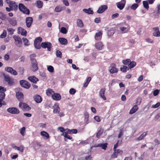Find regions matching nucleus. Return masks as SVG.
Returning a JSON list of instances; mask_svg holds the SVG:
<instances>
[{
    "label": "nucleus",
    "instance_id": "obj_58",
    "mask_svg": "<svg viewBox=\"0 0 160 160\" xmlns=\"http://www.w3.org/2000/svg\"><path fill=\"white\" fill-rule=\"evenodd\" d=\"M160 105V102H157L156 104L155 105H153L152 106V108H158Z\"/></svg>",
    "mask_w": 160,
    "mask_h": 160
},
{
    "label": "nucleus",
    "instance_id": "obj_10",
    "mask_svg": "<svg viewBox=\"0 0 160 160\" xmlns=\"http://www.w3.org/2000/svg\"><path fill=\"white\" fill-rule=\"evenodd\" d=\"M33 21V18L31 17H28L26 18V23L27 27L29 28L31 26Z\"/></svg>",
    "mask_w": 160,
    "mask_h": 160
},
{
    "label": "nucleus",
    "instance_id": "obj_34",
    "mask_svg": "<svg viewBox=\"0 0 160 160\" xmlns=\"http://www.w3.org/2000/svg\"><path fill=\"white\" fill-rule=\"evenodd\" d=\"M77 25L78 27L82 28L84 26V24L81 19H78L77 21Z\"/></svg>",
    "mask_w": 160,
    "mask_h": 160
},
{
    "label": "nucleus",
    "instance_id": "obj_22",
    "mask_svg": "<svg viewBox=\"0 0 160 160\" xmlns=\"http://www.w3.org/2000/svg\"><path fill=\"white\" fill-rule=\"evenodd\" d=\"M58 41L62 45H66L68 43L67 40L64 38H58Z\"/></svg>",
    "mask_w": 160,
    "mask_h": 160
},
{
    "label": "nucleus",
    "instance_id": "obj_20",
    "mask_svg": "<svg viewBox=\"0 0 160 160\" xmlns=\"http://www.w3.org/2000/svg\"><path fill=\"white\" fill-rule=\"evenodd\" d=\"M108 8V7L106 5H102L100 7L97 11V12L102 13L104 12Z\"/></svg>",
    "mask_w": 160,
    "mask_h": 160
},
{
    "label": "nucleus",
    "instance_id": "obj_52",
    "mask_svg": "<svg viewBox=\"0 0 160 160\" xmlns=\"http://www.w3.org/2000/svg\"><path fill=\"white\" fill-rule=\"evenodd\" d=\"M47 69L50 72H54V68L52 66H49L48 67Z\"/></svg>",
    "mask_w": 160,
    "mask_h": 160
},
{
    "label": "nucleus",
    "instance_id": "obj_1",
    "mask_svg": "<svg viewBox=\"0 0 160 160\" xmlns=\"http://www.w3.org/2000/svg\"><path fill=\"white\" fill-rule=\"evenodd\" d=\"M77 130L76 129H72L70 130L67 128L65 132L62 133V135L65 138L71 140L72 138L70 134L71 133L76 134L77 133Z\"/></svg>",
    "mask_w": 160,
    "mask_h": 160
},
{
    "label": "nucleus",
    "instance_id": "obj_14",
    "mask_svg": "<svg viewBox=\"0 0 160 160\" xmlns=\"http://www.w3.org/2000/svg\"><path fill=\"white\" fill-rule=\"evenodd\" d=\"M152 29L154 31V32L152 33L153 35L156 37H160V31L159 30V28L157 27L153 28Z\"/></svg>",
    "mask_w": 160,
    "mask_h": 160
},
{
    "label": "nucleus",
    "instance_id": "obj_37",
    "mask_svg": "<svg viewBox=\"0 0 160 160\" xmlns=\"http://www.w3.org/2000/svg\"><path fill=\"white\" fill-rule=\"evenodd\" d=\"M6 15L2 12H0V19L5 20L6 19Z\"/></svg>",
    "mask_w": 160,
    "mask_h": 160
},
{
    "label": "nucleus",
    "instance_id": "obj_48",
    "mask_svg": "<svg viewBox=\"0 0 160 160\" xmlns=\"http://www.w3.org/2000/svg\"><path fill=\"white\" fill-rule=\"evenodd\" d=\"M42 38L40 37H38L35 39L34 42H35V43L37 42L38 43H40L42 42Z\"/></svg>",
    "mask_w": 160,
    "mask_h": 160
},
{
    "label": "nucleus",
    "instance_id": "obj_61",
    "mask_svg": "<svg viewBox=\"0 0 160 160\" xmlns=\"http://www.w3.org/2000/svg\"><path fill=\"white\" fill-rule=\"evenodd\" d=\"M94 119L97 122H99L101 121L100 117L97 116H95L94 118Z\"/></svg>",
    "mask_w": 160,
    "mask_h": 160
},
{
    "label": "nucleus",
    "instance_id": "obj_25",
    "mask_svg": "<svg viewBox=\"0 0 160 160\" xmlns=\"http://www.w3.org/2000/svg\"><path fill=\"white\" fill-rule=\"evenodd\" d=\"M53 109V112L54 113H59L60 109L58 103H55L54 105Z\"/></svg>",
    "mask_w": 160,
    "mask_h": 160
},
{
    "label": "nucleus",
    "instance_id": "obj_2",
    "mask_svg": "<svg viewBox=\"0 0 160 160\" xmlns=\"http://www.w3.org/2000/svg\"><path fill=\"white\" fill-rule=\"evenodd\" d=\"M18 8L19 10L22 12L23 13L27 15L30 14V12L29 10L23 4L19 3L18 4Z\"/></svg>",
    "mask_w": 160,
    "mask_h": 160
},
{
    "label": "nucleus",
    "instance_id": "obj_31",
    "mask_svg": "<svg viewBox=\"0 0 160 160\" xmlns=\"http://www.w3.org/2000/svg\"><path fill=\"white\" fill-rule=\"evenodd\" d=\"M17 98L18 99L19 101H22L23 99V93L21 92H19L16 94Z\"/></svg>",
    "mask_w": 160,
    "mask_h": 160
},
{
    "label": "nucleus",
    "instance_id": "obj_51",
    "mask_svg": "<svg viewBox=\"0 0 160 160\" xmlns=\"http://www.w3.org/2000/svg\"><path fill=\"white\" fill-rule=\"evenodd\" d=\"M22 40H23L24 45L25 46H28L29 45V44H28L29 41L28 39L26 38H23Z\"/></svg>",
    "mask_w": 160,
    "mask_h": 160
},
{
    "label": "nucleus",
    "instance_id": "obj_24",
    "mask_svg": "<svg viewBox=\"0 0 160 160\" xmlns=\"http://www.w3.org/2000/svg\"><path fill=\"white\" fill-rule=\"evenodd\" d=\"M38 69L37 62H32V70L33 72L37 71Z\"/></svg>",
    "mask_w": 160,
    "mask_h": 160
},
{
    "label": "nucleus",
    "instance_id": "obj_62",
    "mask_svg": "<svg viewBox=\"0 0 160 160\" xmlns=\"http://www.w3.org/2000/svg\"><path fill=\"white\" fill-rule=\"evenodd\" d=\"M119 15V14L118 13H116L115 14H113L112 15V19L118 18Z\"/></svg>",
    "mask_w": 160,
    "mask_h": 160
},
{
    "label": "nucleus",
    "instance_id": "obj_35",
    "mask_svg": "<svg viewBox=\"0 0 160 160\" xmlns=\"http://www.w3.org/2000/svg\"><path fill=\"white\" fill-rule=\"evenodd\" d=\"M147 131L143 132L137 139L138 140H142L147 135Z\"/></svg>",
    "mask_w": 160,
    "mask_h": 160
},
{
    "label": "nucleus",
    "instance_id": "obj_60",
    "mask_svg": "<svg viewBox=\"0 0 160 160\" xmlns=\"http://www.w3.org/2000/svg\"><path fill=\"white\" fill-rule=\"evenodd\" d=\"M101 21V19L99 17L96 18L94 19L95 22L97 23H99Z\"/></svg>",
    "mask_w": 160,
    "mask_h": 160
},
{
    "label": "nucleus",
    "instance_id": "obj_7",
    "mask_svg": "<svg viewBox=\"0 0 160 160\" xmlns=\"http://www.w3.org/2000/svg\"><path fill=\"white\" fill-rule=\"evenodd\" d=\"M20 83L22 87L26 89H29L31 87L30 84L26 81L24 80H20Z\"/></svg>",
    "mask_w": 160,
    "mask_h": 160
},
{
    "label": "nucleus",
    "instance_id": "obj_57",
    "mask_svg": "<svg viewBox=\"0 0 160 160\" xmlns=\"http://www.w3.org/2000/svg\"><path fill=\"white\" fill-rule=\"evenodd\" d=\"M142 102V99L140 98H138L136 99V103L137 105H139Z\"/></svg>",
    "mask_w": 160,
    "mask_h": 160
},
{
    "label": "nucleus",
    "instance_id": "obj_4",
    "mask_svg": "<svg viewBox=\"0 0 160 160\" xmlns=\"http://www.w3.org/2000/svg\"><path fill=\"white\" fill-rule=\"evenodd\" d=\"M109 69L110 72L112 74L117 73L118 71V69L116 68V64L114 63L111 64L109 68Z\"/></svg>",
    "mask_w": 160,
    "mask_h": 160
},
{
    "label": "nucleus",
    "instance_id": "obj_16",
    "mask_svg": "<svg viewBox=\"0 0 160 160\" xmlns=\"http://www.w3.org/2000/svg\"><path fill=\"white\" fill-rule=\"evenodd\" d=\"M102 31H99L96 33L94 36L95 39L97 41H99L102 39Z\"/></svg>",
    "mask_w": 160,
    "mask_h": 160
},
{
    "label": "nucleus",
    "instance_id": "obj_39",
    "mask_svg": "<svg viewBox=\"0 0 160 160\" xmlns=\"http://www.w3.org/2000/svg\"><path fill=\"white\" fill-rule=\"evenodd\" d=\"M103 132V129L101 128L97 132L96 135L97 138H99Z\"/></svg>",
    "mask_w": 160,
    "mask_h": 160
},
{
    "label": "nucleus",
    "instance_id": "obj_55",
    "mask_svg": "<svg viewBox=\"0 0 160 160\" xmlns=\"http://www.w3.org/2000/svg\"><path fill=\"white\" fill-rule=\"evenodd\" d=\"M7 30L8 32H9L10 35H12L13 34V32L15 31V30L12 28H8Z\"/></svg>",
    "mask_w": 160,
    "mask_h": 160
},
{
    "label": "nucleus",
    "instance_id": "obj_45",
    "mask_svg": "<svg viewBox=\"0 0 160 160\" xmlns=\"http://www.w3.org/2000/svg\"><path fill=\"white\" fill-rule=\"evenodd\" d=\"M7 32L6 30H3L2 33L0 37L1 38H3L6 37Z\"/></svg>",
    "mask_w": 160,
    "mask_h": 160
},
{
    "label": "nucleus",
    "instance_id": "obj_50",
    "mask_svg": "<svg viewBox=\"0 0 160 160\" xmlns=\"http://www.w3.org/2000/svg\"><path fill=\"white\" fill-rule=\"evenodd\" d=\"M34 46L35 48L37 49H40L41 47V45H40V43L34 42Z\"/></svg>",
    "mask_w": 160,
    "mask_h": 160
},
{
    "label": "nucleus",
    "instance_id": "obj_30",
    "mask_svg": "<svg viewBox=\"0 0 160 160\" xmlns=\"http://www.w3.org/2000/svg\"><path fill=\"white\" fill-rule=\"evenodd\" d=\"M41 135L42 136L45 137L46 139H48L49 138V134L45 131H42L41 132Z\"/></svg>",
    "mask_w": 160,
    "mask_h": 160
},
{
    "label": "nucleus",
    "instance_id": "obj_54",
    "mask_svg": "<svg viewBox=\"0 0 160 160\" xmlns=\"http://www.w3.org/2000/svg\"><path fill=\"white\" fill-rule=\"evenodd\" d=\"M60 32L63 34H66L67 32L66 28L64 27L61 28Z\"/></svg>",
    "mask_w": 160,
    "mask_h": 160
},
{
    "label": "nucleus",
    "instance_id": "obj_9",
    "mask_svg": "<svg viewBox=\"0 0 160 160\" xmlns=\"http://www.w3.org/2000/svg\"><path fill=\"white\" fill-rule=\"evenodd\" d=\"M126 2V0H122L121 1L116 3L117 7L120 10H122L124 8Z\"/></svg>",
    "mask_w": 160,
    "mask_h": 160
},
{
    "label": "nucleus",
    "instance_id": "obj_15",
    "mask_svg": "<svg viewBox=\"0 0 160 160\" xmlns=\"http://www.w3.org/2000/svg\"><path fill=\"white\" fill-rule=\"evenodd\" d=\"M17 30L18 33L20 34L22 36H26L27 32L23 28H22L21 27L18 28Z\"/></svg>",
    "mask_w": 160,
    "mask_h": 160
},
{
    "label": "nucleus",
    "instance_id": "obj_19",
    "mask_svg": "<svg viewBox=\"0 0 160 160\" xmlns=\"http://www.w3.org/2000/svg\"><path fill=\"white\" fill-rule=\"evenodd\" d=\"M8 20L9 22L12 26H15L17 25V21L15 18H9Z\"/></svg>",
    "mask_w": 160,
    "mask_h": 160
},
{
    "label": "nucleus",
    "instance_id": "obj_21",
    "mask_svg": "<svg viewBox=\"0 0 160 160\" xmlns=\"http://www.w3.org/2000/svg\"><path fill=\"white\" fill-rule=\"evenodd\" d=\"M28 79L30 82L33 83H36L39 80L37 78L33 76L28 77Z\"/></svg>",
    "mask_w": 160,
    "mask_h": 160
},
{
    "label": "nucleus",
    "instance_id": "obj_42",
    "mask_svg": "<svg viewBox=\"0 0 160 160\" xmlns=\"http://www.w3.org/2000/svg\"><path fill=\"white\" fill-rule=\"evenodd\" d=\"M148 2L147 1H143V4L144 7L148 10L149 9V5Z\"/></svg>",
    "mask_w": 160,
    "mask_h": 160
},
{
    "label": "nucleus",
    "instance_id": "obj_18",
    "mask_svg": "<svg viewBox=\"0 0 160 160\" xmlns=\"http://www.w3.org/2000/svg\"><path fill=\"white\" fill-rule=\"evenodd\" d=\"M13 38L17 42L16 45L20 47L22 43V40L20 37L18 36H13Z\"/></svg>",
    "mask_w": 160,
    "mask_h": 160
},
{
    "label": "nucleus",
    "instance_id": "obj_38",
    "mask_svg": "<svg viewBox=\"0 0 160 160\" xmlns=\"http://www.w3.org/2000/svg\"><path fill=\"white\" fill-rule=\"evenodd\" d=\"M36 4L38 8H41L43 6V3L40 0H38L37 1Z\"/></svg>",
    "mask_w": 160,
    "mask_h": 160
},
{
    "label": "nucleus",
    "instance_id": "obj_13",
    "mask_svg": "<svg viewBox=\"0 0 160 160\" xmlns=\"http://www.w3.org/2000/svg\"><path fill=\"white\" fill-rule=\"evenodd\" d=\"M5 70L14 75H16L18 74L17 72L11 67H6L5 68Z\"/></svg>",
    "mask_w": 160,
    "mask_h": 160
},
{
    "label": "nucleus",
    "instance_id": "obj_5",
    "mask_svg": "<svg viewBox=\"0 0 160 160\" xmlns=\"http://www.w3.org/2000/svg\"><path fill=\"white\" fill-rule=\"evenodd\" d=\"M41 46L44 48H47L48 51H51V48L52 47V44L50 42H42L41 44Z\"/></svg>",
    "mask_w": 160,
    "mask_h": 160
},
{
    "label": "nucleus",
    "instance_id": "obj_56",
    "mask_svg": "<svg viewBox=\"0 0 160 160\" xmlns=\"http://www.w3.org/2000/svg\"><path fill=\"white\" fill-rule=\"evenodd\" d=\"M76 90L73 88L70 89L69 91L70 94L72 95L76 93Z\"/></svg>",
    "mask_w": 160,
    "mask_h": 160
},
{
    "label": "nucleus",
    "instance_id": "obj_33",
    "mask_svg": "<svg viewBox=\"0 0 160 160\" xmlns=\"http://www.w3.org/2000/svg\"><path fill=\"white\" fill-rule=\"evenodd\" d=\"M136 62L134 61H132L130 62V63L128 65V68H129V69L134 68L136 65Z\"/></svg>",
    "mask_w": 160,
    "mask_h": 160
},
{
    "label": "nucleus",
    "instance_id": "obj_36",
    "mask_svg": "<svg viewBox=\"0 0 160 160\" xmlns=\"http://www.w3.org/2000/svg\"><path fill=\"white\" fill-rule=\"evenodd\" d=\"M36 56V55L35 54H32L30 55V58L32 62H37L36 60L35 59V58Z\"/></svg>",
    "mask_w": 160,
    "mask_h": 160
},
{
    "label": "nucleus",
    "instance_id": "obj_44",
    "mask_svg": "<svg viewBox=\"0 0 160 160\" xmlns=\"http://www.w3.org/2000/svg\"><path fill=\"white\" fill-rule=\"evenodd\" d=\"M120 70L122 72H126L127 70H129V68L127 66H123L122 67H121Z\"/></svg>",
    "mask_w": 160,
    "mask_h": 160
},
{
    "label": "nucleus",
    "instance_id": "obj_49",
    "mask_svg": "<svg viewBox=\"0 0 160 160\" xmlns=\"http://www.w3.org/2000/svg\"><path fill=\"white\" fill-rule=\"evenodd\" d=\"M114 32L113 30H109L108 32V35L109 36H111L113 35Z\"/></svg>",
    "mask_w": 160,
    "mask_h": 160
},
{
    "label": "nucleus",
    "instance_id": "obj_63",
    "mask_svg": "<svg viewBox=\"0 0 160 160\" xmlns=\"http://www.w3.org/2000/svg\"><path fill=\"white\" fill-rule=\"evenodd\" d=\"M123 134V130L122 129H120V132L118 135V138H120L121 137L122 135Z\"/></svg>",
    "mask_w": 160,
    "mask_h": 160
},
{
    "label": "nucleus",
    "instance_id": "obj_53",
    "mask_svg": "<svg viewBox=\"0 0 160 160\" xmlns=\"http://www.w3.org/2000/svg\"><path fill=\"white\" fill-rule=\"evenodd\" d=\"M89 114L86 113L84 114V121L86 122H88L89 120Z\"/></svg>",
    "mask_w": 160,
    "mask_h": 160
},
{
    "label": "nucleus",
    "instance_id": "obj_40",
    "mask_svg": "<svg viewBox=\"0 0 160 160\" xmlns=\"http://www.w3.org/2000/svg\"><path fill=\"white\" fill-rule=\"evenodd\" d=\"M62 53L59 50H57L56 51V56L57 57L59 58H62Z\"/></svg>",
    "mask_w": 160,
    "mask_h": 160
},
{
    "label": "nucleus",
    "instance_id": "obj_43",
    "mask_svg": "<svg viewBox=\"0 0 160 160\" xmlns=\"http://www.w3.org/2000/svg\"><path fill=\"white\" fill-rule=\"evenodd\" d=\"M131 62V61L130 59H127L125 60H123L122 61L123 63L125 65H128Z\"/></svg>",
    "mask_w": 160,
    "mask_h": 160
},
{
    "label": "nucleus",
    "instance_id": "obj_41",
    "mask_svg": "<svg viewBox=\"0 0 160 160\" xmlns=\"http://www.w3.org/2000/svg\"><path fill=\"white\" fill-rule=\"evenodd\" d=\"M138 7V3H133L131 7V9L133 10H136Z\"/></svg>",
    "mask_w": 160,
    "mask_h": 160
},
{
    "label": "nucleus",
    "instance_id": "obj_59",
    "mask_svg": "<svg viewBox=\"0 0 160 160\" xmlns=\"http://www.w3.org/2000/svg\"><path fill=\"white\" fill-rule=\"evenodd\" d=\"M25 130V127H23L20 130V133L22 136H23L24 134Z\"/></svg>",
    "mask_w": 160,
    "mask_h": 160
},
{
    "label": "nucleus",
    "instance_id": "obj_3",
    "mask_svg": "<svg viewBox=\"0 0 160 160\" xmlns=\"http://www.w3.org/2000/svg\"><path fill=\"white\" fill-rule=\"evenodd\" d=\"M19 107L23 110L29 111L31 109V108L27 104L22 102H19Z\"/></svg>",
    "mask_w": 160,
    "mask_h": 160
},
{
    "label": "nucleus",
    "instance_id": "obj_6",
    "mask_svg": "<svg viewBox=\"0 0 160 160\" xmlns=\"http://www.w3.org/2000/svg\"><path fill=\"white\" fill-rule=\"evenodd\" d=\"M7 111L12 114H18L20 112L19 110L15 107L9 108L7 109Z\"/></svg>",
    "mask_w": 160,
    "mask_h": 160
},
{
    "label": "nucleus",
    "instance_id": "obj_23",
    "mask_svg": "<svg viewBox=\"0 0 160 160\" xmlns=\"http://www.w3.org/2000/svg\"><path fill=\"white\" fill-rule=\"evenodd\" d=\"M33 98L35 101L38 103H40L42 101V98L39 95H35Z\"/></svg>",
    "mask_w": 160,
    "mask_h": 160
},
{
    "label": "nucleus",
    "instance_id": "obj_47",
    "mask_svg": "<svg viewBox=\"0 0 160 160\" xmlns=\"http://www.w3.org/2000/svg\"><path fill=\"white\" fill-rule=\"evenodd\" d=\"M62 10L61 7L58 6H57L55 9V11L56 12H60Z\"/></svg>",
    "mask_w": 160,
    "mask_h": 160
},
{
    "label": "nucleus",
    "instance_id": "obj_26",
    "mask_svg": "<svg viewBox=\"0 0 160 160\" xmlns=\"http://www.w3.org/2000/svg\"><path fill=\"white\" fill-rule=\"evenodd\" d=\"M95 47L97 49L101 50L103 48V45L102 42H99L95 44Z\"/></svg>",
    "mask_w": 160,
    "mask_h": 160
},
{
    "label": "nucleus",
    "instance_id": "obj_29",
    "mask_svg": "<svg viewBox=\"0 0 160 160\" xmlns=\"http://www.w3.org/2000/svg\"><path fill=\"white\" fill-rule=\"evenodd\" d=\"M82 11L85 13L88 14H92L93 13V10H91L90 8H89L88 9L86 8L83 9Z\"/></svg>",
    "mask_w": 160,
    "mask_h": 160
},
{
    "label": "nucleus",
    "instance_id": "obj_11",
    "mask_svg": "<svg viewBox=\"0 0 160 160\" xmlns=\"http://www.w3.org/2000/svg\"><path fill=\"white\" fill-rule=\"evenodd\" d=\"M8 2L9 4V7L12 8L13 10H16L18 9V5L15 2L9 1Z\"/></svg>",
    "mask_w": 160,
    "mask_h": 160
},
{
    "label": "nucleus",
    "instance_id": "obj_28",
    "mask_svg": "<svg viewBox=\"0 0 160 160\" xmlns=\"http://www.w3.org/2000/svg\"><path fill=\"white\" fill-rule=\"evenodd\" d=\"M120 29L122 32V33L127 32L129 29V26L127 25V27H120L119 28Z\"/></svg>",
    "mask_w": 160,
    "mask_h": 160
},
{
    "label": "nucleus",
    "instance_id": "obj_46",
    "mask_svg": "<svg viewBox=\"0 0 160 160\" xmlns=\"http://www.w3.org/2000/svg\"><path fill=\"white\" fill-rule=\"evenodd\" d=\"M5 96V93L2 92L0 91V99L3 100L4 99Z\"/></svg>",
    "mask_w": 160,
    "mask_h": 160
},
{
    "label": "nucleus",
    "instance_id": "obj_12",
    "mask_svg": "<svg viewBox=\"0 0 160 160\" xmlns=\"http://www.w3.org/2000/svg\"><path fill=\"white\" fill-rule=\"evenodd\" d=\"M106 91V88H101L99 92V96L100 98L103 100H105L107 99L106 97L105 96V93Z\"/></svg>",
    "mask_w": 160,
    "mask_h": 160
},
{
    "label": "nucleus",
    "instance_id": "obj_17",
    "mask_svg": "<svg viewBox=\"0 0 160 160\" xmlns=\"http://www.w3.org/2000/svg\"><path fill=\"white\" fill-rule=\"evenodd\" d=\"M52 98L53 100L56 101L60 100L61 99V95L57 93H54L52 95Z\"/></svg>",
    "mask_w": 160,
    "mask_h": 160
},
{
    "label": "nucleus",
    "instance_id": "obj_64",
    "mask_svg": "<svg viewBox=\"0 0 160 160\" xmlns=\"http://www.w3.org/2000/svg\"><path fill=\"white\" fill-rule=\"evenodd\" d=\"M159 93V91L158 89H156L153 92V95L154 96H156Z\"/></svg>",
    "mask_w": 160,
    "mask_h": 160
},
{
    "label": "nucleus",
    "instance_id": "obj_27",
    "mask_svg": "<svg viewBox=\"0 0 160 160\" xmlns=\"http://www.w3.org/2000/svg\"><path fill=\"white\" fill-rule=\"evenodd\" d=\"M138 108L137 105H135L130 110L129 113L132 114L135 112L138 109Z\"/></svg>",
    "mask_w": 160,
    "mask_h": 160
},
{
    "label": "nucleus",
    "instance_id": "obj_32",
    "mask_svg": "<svg viewBox=\"0 0 160 160\" xmlns=\"http://www.w3.org/2000/svg\"><path fill=\"white\" fill-rule=\"evenodd\" d=\"M47 95L48 96H52V94L54 93V91L51 89L48 88L46 91V92Z\"/></svg>",
    "mask_w": 160,
    "mask_h": 160
},
{
    "label": "nucleus",
    "instance_id": "obj_8",
    "mask_svg": "<svg viewBox=\"0 0 160 160\" xmlns=\"http://www.w3.org/2000/svg\"><path fill=\"white\" fill-rule=\"evenodd\" d=\"M4 80L10 86L12 85L14 83L13 79L7 75H4Z\"/></svg>",
    "mask_w": 160,
    "mask_h": 160
}]
</instances>
